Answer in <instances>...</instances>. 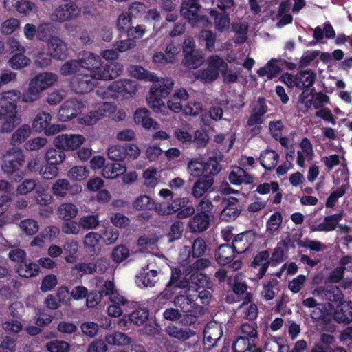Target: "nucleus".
Instances as JSON below:
<instances>
[{
  "instance_id": "1",
  "label": "nucleus",
  "mask_w": 352,
  "mask_h": 352,
  "mask_svg": "<svg viewBox=\"0 0 352 352\" xmlns=\"http://www.w3.org/2000/svg\"><path fill=\"white\" fill-rule=\"evenodd\" d=\"M1 169L4 174L12 181L19 182L24 177L25 156L21 148L12 147L3 157Z\"/></svg>"
},
{
  "instance_id": "2",
  "label": "nucleus",
  "mask_w": 352,
  "mask_h": 352,
  "mask_svg": "<svg viewBox=\"0 0 352 352\" xmlns=\"http://www.w3.org/2000/svg\"><path fill=\"white\" fill-rule=\"evenodd\" d=\"M189 280L182 276V270L178 268L171 269V274L169 280L165 285V288L155 297L157 304H165L171 300L175 296L181 294L183 290L189 287Z\"/></svg>"
},
{
  "instance_id": "3",
  "label": "nucleus",
  "mask_w": 352,
  "mask_h": 352,
  "mask_svg": "<svg viewBox=\"0 0 352 352\" xmlns=\"http://www.w3.org/2000/svg\"><path fill=\"white\" fill-rule=\"evenodd\" d=\"M150 89V96L147 98V103L150 108L155 112L162 111V108L164 107V102L162 98L167 97L171 92L174 82L170 78H158L153 81Z\"/></svg>"
},
{
  "instance_id": "4",
  "label": "nucleus",
  "mask_w": 352,
  "mask_h": 352,
  "mask_svg": "<svg viewBox=\"0 0 352 352\" xmlns=\"http://www.w3.org/2000/svg\"><path fill=\"white\" fill-rule=\"evenodd\" d=\"M195 211L193 206L190 204L189 199L187 197L175 198L167 206L159 204L157 209V214L162 216L177 212V217L180 219L191 217Z\"/></svg>"
},
{
  "instance_id": "5",
  "label": "nucleus",
  "mask_w": 352,
  "mask_h": 352,
  "mask_svg": "<svg viewBox=\"0 0 352 352\" xmlns=\"http://www.w3.org/2000/svg\"><path fill=\"white\" fill-rule=\"evenodd\" d=\"M195 47V42L191 37L186 38L183 42L184 58L182 60V63L184 67L190 69H197L203 64L204 60V54Z\"/></svg>"
},
{
  "instance_id": "6",
  "label": "nucleus",
  "mask_w": 352,
  "mask_h": 352,
  "mask_svg": "<svg viewBox=\"0 0 352 352\" xmlns=\"http://www.w3.org/2000/svg\"><path fill=\"white\" fill-rule=\"evenodd\" d=\"M221 67H228L226 62L218 56H212L209 59L207 68L199 69L195 77L205 83L212 82L219 77Z\"/></svg>"
},
{
  "instance_id": "7",
  "label": "nucleus",
  "mask_w": 352,
  "mask_h": 352,
  "mask_svg": "<svg viewBox=\"0 0 352 352\" xmlns=\"http://www.w3.org/2000/svg\"><path fill=\"white\" fill-rule=\"evenodd\" d=\"M107 90L113 98L122 96L127 98L136 93L137 83L132 80L120 79L111 82Z\"/></svg>"
},
{
  "instance_id": "8",
  "label": "nucleus",
  "mask_w": 352,
  "mask_h": 352,
  "mask_svg": "<svg viewBox=\"0 0 352 352\" xmlns=\"http://www.w3.org/2000/svg\"><path fill=\"white\" fill-rule=\"evenodd\" d=\"M313 294L316 296L326 300L331 309L342 302L344 298L341 289L338 286L333 285H329L326 287H318L314 290Z\"/></svg>"
},
{
  "instance_id": "9",
  "label": "nucleus",
  "mask_w": 352,
  "mask_h": 352,
  "mask_svg": "<svg viewBox=\"0 0 352 352\" xmlns=\"http://www.w3.org/2000/svg\"><path fill=\"white\" fill-rule=\"evenodd\" d=\"M84 104L81 100L71 98L65 101L60 107L57 118L63 122L76 118L82 110Z\"/></svg>"
},
{
  "instance_id": "10",
  "label": "nucleus",
  "mask_w": 352,
  "mask_h": 352,
  "mask_svg": "<svg viewBox=\"0 0 352 352\" xmlns=\"http://www.w3.org/2000/svg\"><path fill=\"white\" fill-rule=\"evenodd\" d=\"M85 141V138L80 134H61L55 137L54 144L57 148H62L64 151L78 149Z\"/></svg>"
},
{
  "instance_id": "11",
  "label": "nucleus",
  "mask_w": 352,
  "mask_h": 352,
  "mask_svg": "<svg viewBox=\"0 0 352 352\" xmlns=\"http://www.w3.org/2000/svg\"><path fill=\"white\" fill-rule=\"evenodd\" d=\"M96 73L78 74L72 82V87L74 91L80 94L90 92L96 86Z\"/></svg>"
},
{
  "instance_id": "12",
  "label": "nucleus",
  "mask_w": 352,
  "mask_h": 352,
  "mask_svg": "<svg viewBox=\"0 0 352 352\" xmlns=\"http://www.w3.org/2000/svg\"><path fill=\"white\" fill-rule=\"evenodd\" d=\"M80 9L74 3H65L56 8L51 15L52 21H69L78 17Z\"/></svg>"
},
{
  "instance_id": "13",
  "label": "nucleus",
  "mask_w": 352,
  "mask_h": 352,
  "mask_svg": "<svg viewBox=\"0 0 352 352\" xmlns=\"http://www.w3.org/2000/svg\"><path fill=\"white\" fill-rule=\"evenodd\" d=\"M21 98L18 90H8L0 94V112L17 113V103Z\"/></svg>"
},
{
  "instance_id": "14",
  "label": "nucleus",
  "mask_w": 352,
  "mask_h": 352,
  "mask_svg": "<svg viewBox=\"0 0 352 352\" xmlns=\"http://www.w3.org/2000/svg\"><path fill=\"white\" fill-rule=\"evenodd\" d=\"M270 266H272V263L270 260V252L267 250L258 252L250 265L252 270H257L256 278L258 280L265 276Z\"/></svg>"
},
{
  "instance_id": "15",
  "label": "nucleus",
  "mask_w": 352,
  "mask_h": 352,
  "mask_svg": "<svg viewBox=\"0 0 352 352\" xmlns=\"http://www.w3.org/2000/svg\"><path fill=\"white\" fill-rule=\"evenodd\" d=\"M223 209L220 214V218L224 221L236 219L241 212L239 201L237 198L230 197L222 201Z\"/></svg>"
},
{
  "instance_id": "16",
  "label": "nucleus",
  "mask_w": 352,
  "mask_h": 352,
  "mask_svg": "<svg viewBox=\"0 0 352 352\" xmlns=\"http://www.w3.org/2000/svg\"><path fill=\"white\" fill-rule=\"evenodd\" d=\"M80 57L78 58L79 65L80 68L85 69L89 74H93L100 70L102 66L101 58L91 52L85 51L80 54Z\"/></svg>"
},
{
  "instance_id": "17",
  "label": "nucleus",
  "mask_w": 352,
  "mask_h": 352,
  "mask_svg": "<svg viewBox=\"0 0 352 352\" xmlns=\"http://www.w3.org/2000/svg\"><path fill=\"white\" fill-rule=\"evenodd\" d=\"M99 72L96 71V77L99 80H111L119 76L122 71V65L115 61L102 62Z\"/></svg>"
},
{
  "instance_id": "18",
  "label": "nucleus",
  "mask_w": 352,
  "mask_h": 352,
  "mask_svg": "<svg viewBox=\"0 0 352 352\" xmlns=\"http://www.w3.org/2000/svg\"><path fill=\"white\" fill-rule=\"evenodd\" d=\"M333 320L339 322L349 324L352 322V301H344L336 306Z\"/></svg>"
},
{
  "instance_id": "19",
  "label": "nucleus",
  "mask_w": 352,
  "mask_h": 352,
  "mask_svg": "<svg viewBox=\"0 0 352 352\" xmlns=\"http://www.w3.org/2000/svg\"><path fill=\"white\" fill-rule=\"evenodd\" d=\"M102 235L98 232H90L83 239V245L85 251L91 256H97L100 253L101 245L100 241Z\"/></svg>"
},
{
  "instance_id": "20",
  "label": "nucleus",
  "mask_w": 352,
  "mask_h": 352,
  "mask_svg": "<svg viewBox=\"0 0 352 352\" xmlns=\"http://www.w3.org/2000/svg\"><path fill=\"white\" fill-rule=\"evenodd\" d=\"M236 252L232 246L228 243L222 244L218 246L214 252V258L217 263L221 266H225L234 258Z\"/></svg>"
},
{
  "instance_id": "21",
  "label": "nucleus",
  "mask_w": 352,
  "mask_h": 352,
  "mask_svg": "<svg viewBox=\"0 0 352 352\" xmlns=\"http://www.w3.org/2000/svg\"><path fill=\"white\" fill-rule=\"evenodd\" d=\"M158 272L156 270H150L148 267L142 268L135 277V283L141 287H152L157 283Z\"/></svg>"
},
{
  "instance_id": "22",
  "label": "nucleus",
  "mask_w": 352,
  "mask_h": 352,
  "mask_svg": "<svg viewBox=\"0 0 352 352\" xmlns=\"http://www.w3.org/2000/svg\"><path fill=\"white\" fill-rule=\"evenodd\" d=\"M48 51L52 58L63 60L67 57V44L58 36H54L48 43Z\"/></svg>"
},
{
  "instance_id": "23",
  "label": "nucleus",
  "mask_w": 352,
  "mask_h": 352,
  "mask_svg": "<svg viewBox=\"0 0 352 352\" xmlns=\"http://www.w3.org/2000/svg\"><path fill=\"white\" fill-rule=\"evenodd\" d=\"M56 80L57 78L56 74L45 72L36 75L32 79L30 84L35 87L41 94L43 90L53 85Z\"/></svg>"
},
{
  "instance_id": "24",
  "label": "nucleus",
  "mask_w": 352,
  "mask_h": 352,
  "mask_svg": "<svg viewBox=\"0 0 352 352\" xmlns=\"http://www.w3.org/2000/svg\"><path fill=\"white\" fill-rule=\"evenodd\" d=\"M207 246L206 241L201 237L195 239L192 243L191 249L185 247L186 252H188L187 258L182 260L185 264L188 265L191 262V257L192 258H199L204 255Z\"/></svg>"
},
{
  "instance_id": "25",
  "label": "nucleus",
  "mask_w": 352,
  "mask_h": 352,
  "mask_svg": "<svg viewBox=\"0 0 352 352\" xmlns=\"http://www.w3.org/2000/svg\"><path fill=\"white\" fill-rule=\"evenodd\" d=\"M288 245L289 241L285 240H281L276 244L273 250L271 257L270 256L272 267L278 265L287 259Z\"/></svg>"
},
{
  "instance_id": "26",
  "label": "nucleus",
  "mask_w": 352,
  "mask_h": 352,
  "mask_svg": "<svg viewBox=\"0 0 352 352\" xmlns=\"http://www.w3.org/2000/svg\"><path fill=\"white\" fill-rule=\"evenodd\" d=\"M310 315L314 321L325 326L330 324L333 321V314L327 309L324 304H320L315 307Z\"/></svg>"
},
{
  "instance_id": "27",
  "label": "nucleus",
  "mask_w": 352,
  "mask_h": 352,
  "mask_svg": "<svg viewBox=\"0 0 352 352\" xmlns=\"http://www.w3.org/2000/svg\"><path fill=\"white\" fill-rule=\"evenodd\" d=\"M192 232H201L206 230L210 226V216L204 212L197 213L188 223Z\"/></svg>"
},
{
  "instance_id": "28",
  "label": "nucleus",
  "mask_w": 352,
  "mask_h": 352,
  "mask_svg": "<svg viewBox=\"0 0 352 352\" xmlns=\"http://www.w3.org/2000/svg\"><path fill=\"white\" fill-rule=\"evenodd\" d=\"M261 165L267 170H272L279 160V155L272 149L262 151L258 158Z\"/></svg>"
},
{
  "instance_id": "29",
  "label": "nucleus",
  "mask_w": 352,
  "mask_h": 352,
  "mask_svg": "<svg viewBox=\"0 0 352 352\" xmlns=\"http://www.w3.org/2000/svg\"><path fill=\"white\" fill-rule=\"evenodd\" d=\"M343 212H340L333 215L327 216L324 218L323 222L317 225L312 231L330 232L334 230L342 218Z\"/></svg>"
},
{
  "instance_id": "30",
  "label": "nucleus",
  "mask_w": 352,
  "mask_h": 352,
  "mask_svg": "<svg viewBox=\"0 0 352 352\" xmlns=\"http://www.w3.org/2000/svg\"><path fill=\"white\" fill-rule=\"evenodd\" d=\"M316 74L311 69L300 72L296 76L295 86L300 89L311 87L315 82Z\"/></svg>"
},
{
  "instance_id": "31",
  "label": "nucleus",
  "mask_w": 352,
  "mask_h": 352,
  "mask_svg": "<svg viewBox=\"0 0 352 352\" xmlns=\"http://www.w3.org/2000/svg\"><path fill=\"white\" fill-rule=\"evenodd\" d=\"M199 0H183L181 6V14L187 20L197 19L198 11L201 8Z\"/></svg>"
},
{
  "instance_id": "32",
  "label": "nucleus",
  "mask_w": 352,
  "mask_h": 352,
  "mask_svg": "<svg viewBox=\"0 0 352 352\" xmlns=\"http://www.w3.org/2000/svg\"><path fill=\"white\" fill-rule=\"evenodd\" d=\"M214 179L211 176H202L195 182L192 194L195 197H202L213 185Z\"/></svg>"
},
{
  "instance_id": "33",
  "label": "nucleus",
  "mask_w": 352,
  "mask_h": 352,
  "mask_svg": "<svg viewBox=\"0 0 352 352\" xmlns=\"http://www.w3.org/2000/svg\"><path fill=\"white\" fill-rule=\"evenodd\" d=\"M228 179L233 185H240L242 183L250 184L253 182L252 176L239 166H236L231 170L228 176Z\"/></svg>"
},
{
  "instance_id": "34",
  "label": "nucleus",
  "mask_w": 352,
  "mask_h": 352,
  "mask_svg": "<svg viewBox=\"0 0 352 352\" xmlns=\"http://www.w3.org/2000/svg\"><path fill=\"white\" fill-rule=\"evenodd\" d=\"M150 112L146 108L138 109L134 113V121L137 124H140L145 129L151 127L156 129L157 123L149 116Z\"/></svg>"
},
{
  "instance_id": "35",
  "label": "nucleus",
  "mask_w": 352,
  "mask_h": 352,
  "mask_svg": "<svg viewBox=\"0 0 352 352\" xmlns=\"http://www.w3.org/2000/svg\"><path fill=\"white\" fill-rule=\"evenodd\" d=\"M222 335L221 327L217 324L210 325L208 324L204 330V340L208 343L210 347L214 346Z\"/></svg>"
},
{
  "instance_id": "36",
  "label": "nucleus",
  "mask_w": 352,
  "mask_h": 352,
  "mask_svg": "<svg viewBox=\"0 0 352 352\" xmlns=\"http://www.w3.org/2000/svg\"><path fill=\"white\" fill-rule=\"evenodd\" d=\"M16 272L23 278H31L36 276L40 272V267L38 264L32 262L30 260H26L23 263L19 264Z\"/></svg>"
},
{
  "instance_id": "37",
  "label": "nucleus",
  "mask_w": 352,
  "mask_h": 352,
  "mask_svg": "<svg viewBox=\"0 0 352 352\" xmlns=\"http://www.w3.org/2000/svg\"><path fill=\"white\" fill-rule=\"evenodd\" d=\"M277 62H280V60L272 58L265 67H261L257 70L258 75L261 77L267 76L269 80L277 76L281 72L280 67L276 64Z\"/></svg>"
},
{
  "instance_id": "38",
  "label": "nucleus",
  "mask_w": 352,
  "mask_h": 352,
  "mask_svg": "<svg viewBox=\"0 0 352 352\" xmlns=\"http://www.w3.org/2000/svg\"><path fill=\"white\" fill-rule=\"evenodd\" d=\"M231 245L236 254H239L248 251L252 245V242L248 239V233L242 232L234 237Z\"/></svg>"
},
{
  "instance_id": "39",
  "label": "nucleus",
  "mask_w": 352,
  "mask_h": 352,
  "mask_svg": "<svg viewBox=\"0 0 352 352\" xmlns=\"http://www.w3.org/2000/svg\"><path fill=\"white\" fill-rule=\"evenodd\" d=\"M158 204L155 201L146 195L138 196L133 203V207L138 210H155L157 212Z\"/></svg>"
},
{
  "instance_id": "40",
  "label": "nucleus",
  "mask_w": 352,
  "mask_h": 352,
  "mask_svg": "<svg viewBox=\"0 0 352 352\" xmlns=\"http://www.w3.org/2000/svg\"><path fill=\"white\" fill-rule=\"evenodd\" d=\"M166 332L169 336L181 341H186L195 335V332L190 329H182L174 325L168 326Z\"/></svg>"
},
{
  "instance_id": "41",
  "label": "nucleus",
  "mask_w": 352,
  "mask_h": 352,
  "mask_svg": "<svg viewBox=\"0 0 352 352\" xmlns=\"http://www.w3.org/2000/svg\"><path fill=\"white\" fill-rule=\"evenodd\" d=\"M126 170V166L120 163H108L104 166L102 175L106 179H114L125 173Z\"/></svg>"
},
{
  "instance_id": "42",
  "label": "nucleus",
  "mask_w": 352,
  "mask_h": 352,
  "mask_svg": "<svg viewBox=\"0 0 352 352\" xmlns=\"http://www.w3.org/2000/svg\"><path fill=\"white\" fill-rule=\"evenodd\" d=\"M52 116L50 113L40 112L38 113L32 121V129L36 133H41L45 131L47 126L50 124Z\"/></svg>"
},
{
  "instance_id": "43",
  "label": "nucleus",
  "mask_w": 352,
  "mask_h": 352,
  "mask_svg": "<svg viewBox=\"0 0 352 352\" xmlns=\"http://www.w3.org/2000/svg\"><path fill=\"white\" fill-rule=\"evenodd\" d=\"M56 214L60 219L70 221L76 217L78 208L74 204L63 203L58 208Z\"/></svg>"
},
{
  "instance_id": "44",
  "label": "nucleus",
  "mask_w": 352,
  "mask_h": 352,
  "mask_svg": "<svg viewBox=\"0 0 352 352\" xmlns=\"http://www.w3.org/2000/svg\"><path fill=\"white\" fill-rule=\"evenodd\" d=\"M210 16H214V23L216 30L219 32H223L228 29L230 27V17L229 14L226 12L219 13L216 10H211Z\"/></svg>"
},
{
  "instance_id": "45",
  "label": "nucleus",
  "mask_w": 352,
  "mask_h": 352,
  "mask_svg": "<svg viewBox=\"0 0 352 352\" xmlns=\"http://www.w3.org/2000/svg\"><path fill=\"white\" fill-rule=\"evenodd\" d=\"M31 131L30 125L26 124L21 125L12 134L11 144L13 146L21 144L30 136Z\"/></svg>"
},
{
  "instance_id": "46",
  "label": "nucleus",
  "mask_w": 352,
  "mask_h": 352,
  "mask_svg": "<svg viewBox=\"0 0 352 352\" xmlns=\"http://www.w3.org/2000/svg\"><path fill=\"white\" fill-rule=\"evenodd\" d=\"M105 341L110 345L126 346L131 343V338L122 332L116 331L105 336Z\"/></svg>"
},
{
  "instance_id": "47",
  "label": "nucleus",
  "mask_w": 352,
  "mask_h": 352,
  "mask_svg": "<svg viewBox=\"0 0 352 352\" xmlns=\"http://www.w3.org/2000/svg\"><path fill=\"white\" fill-rule=\"evenodd\" d=\"M0 121L1 122V131L9 133L15 127L16 116L17 113L0 112Z\"/></svg>"
},
{
  "instance_id": "48",
  "label": "nucleus",
  "mask_w": 352,
  "mask_h": 352,
  "mask_svg": "<svg viewBox=\"0 0 352 352\" xmlns=\"http://www.w3.org/2000/svg\"><path fill=\"white\" fill-rule=\"evenodd\" d=\"M54 27L51 23H41L37 27L36 38L42 41L50 42V39L54 37Z\"/></svg>"
},
{
  "instance_id": "49",
  "label": "nucleus",
  "mask_w": 352,
  "mask_h": 352,
  "mask_svg": "<svg viewBox=\"0 0 352 352\" xmlns=\"http://www.w3.org/2000/svg\"><path fill=\"white\" fill-rule=\"evenodd\" d=\"M126 151L124 144L113 145L108 148L107 155L112 161L122 162L126 160Z\"/></svg>"
},
{
  "instance_id": "50",
  "label": "nucleus",
  "mask_w": 352,
  "mask_h": 352,
  "mask_svg": "<svg viewBox=\"0 0 352 352\" xmlns=\"http://www.w3.org/2000/svg\"><path fill=\"white\" fill-rule=\"evenodd\" d=\"M78 243L76 240H70L65 242L63 250L66 254L65 260L67 263H72L76 261V254L78 252Z\"/></svg>"
},
{
  "instance_id": "51",
  "label": "nucleus",
  "mask_w": 352,
  "mask_h": 352,
  "mask_svg": "<svg viewBox=\"0 0 352 352\" xmlns=\"http://www.w3.org/2000/svg\"><path fill=\"white\" fill-rule=\"evenodd\" d=\"M216 34L210 30L204 29L199 33V41L205 43L206 49L209 52L214 50Z\"/></svg>"
},
{
  "instance_id": "52",
  "label": "nucleus",
  "mask_w": 352,
  "mask_h": 352,
  "mask_svg": "<svg viewBox=\"0 0 352 352\" xmlns=\"http://www.w3.org/2000/svg\"><path fill=\"white\" fill-rule=\"evenodd\" d=\"M72 188L69 182L66 179H58L52 185L53 194L56 197H64Z\"/></svg>"
},
{
  "instance_id": "53",
  "label": "nucleus",
  "mask_w": 352,
  "mask_h": 352,
  "mask_svg": "<svg viewBox=\"0 0 352 352\" xmlns=\"http://www.w3.org/2000/svg\"><path fill=\"white\" fill-rule=\"evenodd\" d=\"M192 298L190 296L184 294H179L175 296L173 303L175 307H179L180 311L184 313H187L191 311L192 306Z\"/></svg>"
},
{
  "instance_id": "54",
  "label": "nucleus",
  "mask_w": 352,
  "mask_h": 352,
  "mask_svg": "<svg viewBox=\"0 0 352 352\" xmlns=\"http://www.w3.org/2000/svg\"><path fill=\"white\" fill-rule=\"evenodd\" d=\"M34 200L38 205L46 206L52 202V197L47 192L45 186L38 185L36 188Z\"/></svg>"
},
{
  "instance_id": "55",
  "label": "nucleus",
  "mask_w": 352,
  "mask_h": 352,
  "mask_svg": "<svg viewBox=\"0 0 352 352\" xmlns=\"http://www.w3.org/2000/svg\"><path fill=\"white\" fill-rule=\"evenodd\" d=\"M149 312L146 308L139 307L129 314V319L134 324L139 326L147 320Z\"/></svg>"
},
{
  "instance_id": "56",
  "label": "nucleus",
  "mask_w": 352,
  "mask_h": 352,
  "mask_svg": "<svg viewBox=\"0 0 352 352\" xmlns=\"http://www.w3.org/2000/svg\"><path fill=\"white\" fill-rule=\"evenodd\" d=\"M65 159V151L62 148H51L45 153V161L54 164H59Z\"/></svg>"
},
{
  "instance_id": "57",
  "label": "nucleus",
  "mask_w": 352,
  "mask_h": 352,
  "mask_svg": "<svg viewBox=\"0 0 352 352\" xmlns=\"http://www.w3.org/2000/svg\"><path fill=\"white\" fill-rule=\"evenodd\" d=\"M209 142V135L205 130L198 129L194 133V135L192 139V144L199 149L206 147Z\"/></svg>"
},
{
  "instance_id": "58",
  "label": "nucleus",
  "mask_w": 352,
  "mask_h": 352,
  "mask_svg": "<svg viewBox=\"0 0 352 352\" xmlns=\"http://www.w3.org/2000/svg\"><path fill=\"white\" fill-rule=\"evenodd\" d=\"M204 175L211 176L218 174L221 167L216 157H210L206 163L204 164Z\"/></svg>"
},
{
  "instance_id": "59",
  "label": "nucleus",
  "mask_w": 352,
  "mask_h": 352,
  "mask_svg": "<svg viewBox=\"0 0 352 352\" xmlns=\"http://www.w3.org/2000/svg\"><path fill=\"white\" fill-rule=\"evenodd\" d=\"M131 72L135 78L140 80L152 82L157 79L155 73L151 72L140 65L134 66Z\"/></svg>"
},
{
  "instance_id": "60",
  "label": "nucleus",
  "mask_w": 352,
  "mask_h": 352,
  "mask_svg": "<svg viewBox=\"0 0 352 352\" xmlns=\"http://www.w3.org/2000/svg\"><path fill=\"white\" fill-rule=\"evenodd\" d=\"M283 223V217L280 212H274L266 223V230L270 234L278 231Z\"/></svg>"
},
{
  "instance_id": "61",
  "label": "nucleus",
  "mask_w": 352,
  "mask_h": 352,
  "mask_svg": "<svg viewBox=\"0 0 352 352\" xmlns=\"http://www.w3.org/2000/svg\"><path fill=\"white\" fill-rule=\"evenodd\" d=\"M100 220L98 214H88L79 219V226L83 230H91L99 226Z\"/></svg>"
},
{
  "instance_id": "62",
  "label": "nucleus",
  "mask_w": 352,
  "mask_h": 352,
  "mask_svg": "<svg viewBox=\"0 0 352 352\" xmlns=\"http://www.w3.org/2000/svg\"><path fill=\"white\" fill-rule=\"evenodd\" d=\"M89 170L83 166H76L72 167L68 172L67 175L72 180L82 181L88 177Z\"/></svg>"
},
{
  "instance_id": "63",
  "label": "nucleus",
  "mask_w": 352,
  "mask_h": 352,
  "mask_svg": "<svg viewBox=\"0 0 352 352\" xmlns=\"http://www.w3.org/2000/svg\"><path fill=\"white\" fill-rule=\"evenodd\" d=\"M42 166L39 170L40 175L45 179H52L54 178L57 174L58 169L57 168V165L51 164L50 162L44 161L43 162Z\"/></svg>"
},
{
  "instance_id": "64",
  "label": "nucleus",
  "mask_w": 352,
  "mask_h": 352,
  "mask_svg": "<svg viewBox=\"0 0 352 352\" xmlns=\"http://www.w3.org/2000/svg\"><path fill=\"white\" fill-rule=\"evenodd\" d=\"M46 349L49 352H69L70 345L66 341L54 340L46 344Z\"/></svg>"
}]
</instances>
